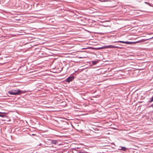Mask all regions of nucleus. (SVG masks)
<instances>
[{
    "label": "nucleus",
    "mask_w": 153,
    "mask_h": 153,
    "mask_svg": "<svg viewBox=\"0 0 153 153\" xmlns=\"http://www.w3.org/2000/svg\"><path fill=\"white\" fill-rule=\"evenodd\" d=\"M22 91L19 89L12 90L8 91V93L13 95H20L22 93Z\"/></svg>",
    "instance_id": "obj_1"
},
{
    "label": "nucleus",
    "mask_w": 153,
    "mask_h": 153,
    "mask_svg": "<svg viewBox=\"0 0 153 153\" xmlns=\"http://www.w3.org/2000/svg\"><path fill=\"white\" fill-rule=\"evenodd\" d=\"M74 76H70L66 79V81L68 82L72 81L74 79Z\"/></svg>",
    "instance_id": "obj_2"
},
{
    "label": "nucleus",
    "mask_w": 153,
    "mask_h": 153,
    "mask_svg": "<svg viewBox=\"0 0 153 153\" xmlns=\"http://www.w3.org/2000/svg\"><path fill=\"white\" fill-rule=\"evenodd\" d=\"M108 48H119V49H121L122 48L119 47V46H114L112 45H108Z\"/></svg>",
    "instance_id": "obj_3"
},
{
    "label": "nucleus",
    "mask_w": 153,
    "mask_h": 153,
    "mask_svg": "<svg viewBox=\"0 0 153 153\" xmlns=\"http://www.w3.org/2000/svg\"><path fill=\"white\" fill-rule=\"evenodd\" d=\"M114 43L116 42H120V43H126L127 44H131V42H124L123 41H119L117 42H114Z\"/></svg>",
    "instance_id": "obj_4"
},
{
    "label": "nucleus",
    "mask_w": 153,
    "mask_h": 153,
    "mask_svg": "<svg viewBox=\"0 0 153 153\" xmlns=\"http://www.w3.org/2000/svg\"><path fill=\"white\" fill-rule=\"evenodd\" d=\"M50 142L53 144H56L57 143V141L55 140H50Z\"/></svg>",
    "instance_id": "obj_5"
},
{
    "label": "nucleus",
    "mask_w": 153,
    "mask_h": 153,
    "mask_svg": "<svg viewBox=\"0 0 153 153\" xmlns=\"http://www.w3.org/2000/svg\"><path fill=\"white\" fill-rule=\"evenodd\" d=\"M108 45H105L103 46V47H102L99 48H98L99 49H105V48H108Z\"/></svg>",
    "instance_id": "obj_6"
},
{
    "label": "nucleus",
    "mask_w": 153,
    "mask_h": 153,
    "mask_svg": "<svg viewBox=\"0 0 153 153\" xmlns=\"http://www.w3.org/2000/svg\"><path fill=\"white\" fill-rule=\"evenodd\" d=\"M120 149L124 151H126V148L124 147H121V149Z\"/></svg>",
    "instance_id": "obj_7"
},
{
    "label": "nucleus",
    "mask_w": 153,
    "mask_h": 153,
    "mask_svg": "<svg viewBox=\"0 0 153 153\" xmlns=\"http://www.w3.org/2000/svg\"><path fill=\"white\" fill-rule=\"evenodd\" d=\"M77 153H87V152H86L83 151H78V152Z\"/></svg>",
    "instance_id": "obj_8"
},
{
    "label": "nucleus",
    "mask_w": 153,
    "mask_h": 153,
    "mask_svg": "<svg viewBox=\"0 0 153 153\" xmlns=\"http://www.w3.org/2000/svg\"><path fill=\"white\" fill-rule=\"evenodd\" d=\"M92 63L93 65H96L97 63V61H92Z\"/></svg>",
    "instance_id": "obj_9"
},
{
    "label": "nucleus",
    "mask_w": 153,
    "mask_h": 153,
    "mask_svg": "<svg viewBox=\"0 0 153 153\" xmlns=\"http://www.w3.org/2000/svg\"><path fill=\"white\" fill-rule=\"evenodd\" d=\"M2 114L0 112V117H4V115L2 114Z\"/></svg>",
    "instance_id": "obj_10"
},
{
    "label": "nucleus",
    "mask_w": 153,
    "mask_h": 153,
    "mask_svg": "<svg viewBox=\"0 0 153 153\" xmlns=\"http://www.w3.org/2000/svg\"><path fill=\"white\" fill-rule=\"evenodd\" d=\"M153 101V96L151 98L150 100H149V102H151Z\"/></svg>",
    "instance_id": "obj_11"
},
{
    "label": "nucleus",
    "mask_w": 153,
    "mask_h": 153,
    "mask_svg": "<svg viewBox=\"0 0 153 153\" xmlns=\"http://www.w3.org/2000/svg\"><path fill=\"white\" fill-rule=\"evenodd\" d=\"M145 3H146V4H148L149 5V3H148V2H145Z\"/></svg>",
    "instance_id": "obj_12"
},
{
    "label": "nucleus",
    "mask_w": 153,
    "mask_h": 153,
    "mask_svg": "<svg viewBox=\"0 0 153 153\" xmlns=\"http://www.w3.org/2000/svg\"><path fill=\"white\" fill-rule=\"evenodd\" d=\"M41 145V144H40L39 145L40 146V145Z\"/></svg>",
    "instance_id": "obj_13"
}]
</instances>
